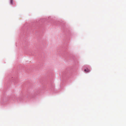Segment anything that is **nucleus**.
I'll use <instances>...</instances> for the list:
<instances>
[{"instance_id":"obj_1","label":"nucleus","mask_w":126,"mask_h":126,"mask_svg":"<svg viewBox=\"0 0 126 126\" xmlns=\"http://www.w3.org/2000/svg\"><path fill=\"white\" fill-rule=\"evenodd\" d=\"M84 71L86 72H88L90 71V70L89 69L87 68L86 69H85Z\"/></svg>"},{"instance_id":"obj_2","label":"nucleus","mask_w":126,"mask_h":126,"mask_svg":"<svg viewBox=\"0 0 126 126\" xmlns=\"http://www.w3.org/2000/svg\"><path fill=\"white\" fill-rule=\"evenodd\" d=\"M10 3L11 4H13V0H10Z\"/></svg>"}]
</instances>
